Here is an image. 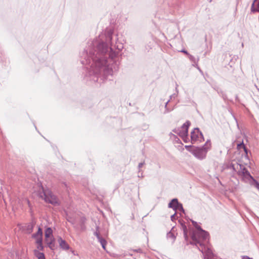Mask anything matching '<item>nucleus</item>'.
Here are the masks:
<instances>
[{
  "instance_id": "7ed1b4c3",
  "label": "nucleus",
  "mask_w": 259,
  "mask_h": 259,
  "mask_svg": "<svg viewBox=\"0 0 259 259\" xmlns=\"http://www.w3.org/2000/svg\"><path fill=\"white\" fill-rule=\"evenodd\" d=\"M229 167L236 171L244 181L249 182L250 179H252V177L243 165L237 162H232L230 164Z\"/></svg>"
},
{
  "instance_id": "9d476101",
  "label": "nucleus",
  "mask_w": 259,
  "mask_h": 259,
  "mask_svg": "<svg viewBox=\"0 0 259 259\" xmlns=\"http://www.w3.org/2000/svg\"><path fill=\"white\" fill-rule=\"evenodd\" d=\"M53 231L51 228H48L45 230V238L48 244H51L53 240Z\"/></svg>"
},
{
  "instance_id": "6ab92c4d",
  "label": "nucleus",
  "mask_w": 259,
  "mask_h": 259,
  "mask_svg": "<svg viewBox=\"0 0 259 259\" xmlns=\"http://www.w3.org/2000/svg\"><path fill=\"white\" fill-rule=\"evenodd\" d=\"M185 147L188 151L192 153V150H193V147H192L190 145H186Z\"/></svg>"
},
{
  "instance_id": "ddd939ff",
  "label": "nucleus",
  "mask_w": 259,
  "mask_h": 259,
  "mask_svg": "<svg viewBox=\"0 0 259 259\" xmlns=\"http://www.w3.org/2000/svg\"><path fill=\"white\" fill-rule=\"evenodd\" d=\"M34 255L38 259H46L43 253L39 252L37 250L34 251Z\"/></svg>"
},
{
  "instance_id": "b1692460",
  "label": "nucleus",
  "mask_w": 259,
  "mask_h": 259,
  "mask_svg": "<svg viewBox=\"0 0 259 259\" xmlns=\"http://www.w3.org/2000/svg\"><path fill=\"white\" fill-rule=\"evenodd\" d=\"M242 259H252V258L248 257L247 256H244L242 257Z\"/></svg>"
},
{
  "instance_id": "bb28decb",
  "label": "nucleus",
  "mask_w": 259,
  "mask_h": 259,
  "mask_svg": "<svg viewBox=\"0 0 259 259\" xmlns=\"http://www.w3.org/2000/svg\"><path fill=\"white\" fill-rule=\"evenodd\" d=\"M179 141H180V139H178V140L177 141V142L179 143Z\"/></svg>"
},
{
  "instance_id": "412c9836",
  "label": "nucleus",
  "mask_w": 259,
  "mask_h": 259,
  "mask_svg": "<svg viewBox=\"0 0 259 259\" xmlns=\"http://www.w3.org/2000/svg\"><path fill=\"white\" fill-rule=\"evenodd\" d=\"M188 57H189V59H190L191 61L194 62H195V58L194 56H193L192 55H191L189 54V55H188Z\"/></svg>"
},
{
  "instance_id": "4468645a",
  "label": "nucleus",
  "mask_w": 259,
  "mask_h": 259,
  "mask_svg": "<svg viewBox=\"0 0 259 259\" xmlns=\"http://www.w3.org/2000/svg\"><path fill=\"white\" fill-rule=\"evenodd\" d=\"M255 2L256 0H254L251 5V11L253 13L259 12V1L257 2L256 8L254 7Z\"/></svg>"
},
{
  "instance_id": "5701e85b",
  "label": "nucleus",
  "mask_w": 259,
  "mask_h": 259,
  "mask_svg": "<svg viewBox=\"0 0 259 259\" xmlns=\"http://www.w3.org/2000/svg\"><path fill=\"white\" fill-rule=\"evenodd\" d=\"M176 219V214H174L171 216V220L174 221Z\"/></svg>"
},
{
  "instance_id": "a211bd4d",
  "label": "nucleus",
  "mask_w": 259,
  "mask_h": 259,
  "mask_svg": "<svg viewBox=\"0 0 259 259\" xmlns=\"http://www.w3.org/2000/svg\"><path fill=\"white\" fill-rule=\"evenodd\" d=\"M237 146L239 149L242 148L245 152L246 151V147L243 143L238 144Z\"/></svg>"
},
{
  "instance_id": "423d86ee",
  "label": "nucleus",
  "mask_w": 259,
  "mask_h": 259,
  "mask_svg": "<svg viewBox=\"0 0 259 259\" xmlns=\"http://www.w3.org/2000/svg\"><path fill=\"white\" fill-rule=\"evenodd\" d=\"M40 197L44 199L46 202L56 205L58 203L57 198L52 194L49 190H43V192L40 194Z\"/></svg>"
},
{
  "instance_id": "aec40b11",
  "label": "nucleus",
  "mask_w": 259,
  "mask_h": 259,
  "mask_svg": "<svg viewBox=\"0 0 259 259\" xmlns=\"http://www.w3.org/2000/svg\"><path fill=\"white\" fill-rule=\"evenodd\" d=\"M32 228H33V225L32 224H30L28 225V232L29 233H30L32 231Z\"/></svg>"
},
{
  "instance_id": "f3484780",
  "label": "nucleus",
  "mask_w": 259,
  "mask_h": 259,
  "mask_svg": "<svg viewBox=\"0 0 259 259\" xmlns=\"http://www.w3.org/2000/svg\"><path fill=\"white\" fill-rule=\"evenodd\" d=\"M252 180L254 184H253V185L255 187H256L258 190H259V183H258L257 182H256L255 180L253 179V178H252V179H250V181Z\"/></svg>"
},
{
  "instance_id": "6e6552de",
  "label": "nucleus",
  "mask_w": 259,
  "mask_h": 259,
  "mask_svg": "<svg viewBox=\"0 0 259 259\" xmlns=\"http://www.w3.org/2000/svg\"><path fill=\"white\" fill-rule=\"evenodd\" d=\"M42 231L40 228H38L36 233L32 235V237L35 239V242L37 244V248L39 250H42L43 249V246L42 245Z\"/></svg>"
},
{
  "instance_id": "1a4fd4ad",
  "label": "nucleus",
  "mask_w": 259,
  "mask_h": 259,
  "mask_svg": "<svg viewBox=\"0 0 259 259\" xmlns=\"http://www.w3.org/2000/svg\"><path fill=\"white\" fill-rule=\"evenodd\" d=\"M168 207L173 208L175 211L180 210L184 213L182 205L179 203L177 199H173L168 204Z\"/></svg>"
},
{
  "instance_id": "a878e982",
  "label": "nucleus",
  "mask_w": 259,
  "mask_h": 259,
  "mask_svg": "<svg viewBox=\"0 0 259 259\" xmlns=\"http://www.w3.org/2000/svg\"><path fill=\"white\" fill-rule=\"evenodd\" d=\"M168 102H169V101H168L166 103L165 105V108H166V107H167V104H168Z\"/></svg>"
},
{
  "instance_id": "f8f14e48",
  "label": "nucleus",
  "mask_w": 259,
  "mask_h": 259,
  "mask_svg": "<svg viewBox=\"0 0 259 259\" xmlns=\"http://www.w3.org/2000/svg\"><path fill=\"white\" fill-rule=\"evenodd\" d=\"M58 242L59 243L60 246L63 249H69V245L66 243V242L62 239L61 238H59L58 239Z\"/></svg>"
},
{
  "instance_id": "dca6fc26",
  "label": "nucleus",
  "mask_w": 259,
  "mask_h": 259,
  "mask_svg": "<svg viewBox=\"0 0 259 259\" xmlns=\"http://www.w3.org/2000/svg\"><path fill=\"white\" fill-rule=\"evenodd\" d=\"M183 227V232H184V235L185 239L187 240L188 238V235H187V228L186 226H184Z\"/></svg>"
},
{
  "instance_id": "4be33fe9",
  "label": "nucleus",
  "mask_w": 259,
  "mask_h": 259,
  "mask_svg": "<svg viewBox=\"0 0 259 259\" xmlns=\"http://www.w3.org/2000/svg\"><path fill=\"white\" fill-rule=\"evenodd\" d=\"M144 162H141L138 165V168L139 169V172L140 171V169L142 167V166L144 165Z\"/></svg>"
},
{
  "instance_id": "39448f33",
  "label": "nucleus",
  "mask_w": 259,
  "mask_h": 259,
  "mask_svg": "<svg viewBox=\"0 0 259 259\" xmlns=\"http://www.w3.org/2000/svg\"><path fill=\"white\" fill-rule=\"evenodd\" d=\"M190 125V122L189 121H187L184 123L181 127L176 128L173 131L174 132L181 137L185 143H187L189 141L188 132Z\"/></svg>"
},
{
  "instance_id": "20e7f679",
  "label": "nucleus",
  "mask_w": 259,
  "mask_h": 259,
  "mask_svg": "<svg viewBox=\"0 0 259 259\" xmlns=\"http://www.w3.org/2000/svg\"><path fill=\"white\" fill-rule=\"evenodd\" d=\"M211 143L207 141L205 145L201 147H193L192 154L198 159L203 160L205 158L208 150L210 149Z\"/></svg>"
},
{
  "instance_id": "9b49d317",
  "label": "nucleus",
  "mask_w": 259,
  "mask_h": 259,
  "mask_svg": "<svg viewBox=\"0 0 259 259\" xmlns=\"http://www.w3.org/2000/svg\"><path fill=\"white\" fill-rule=\"evenodd\" d=\"M99 227H97L96 231L94 232V234L97 237L98 241L100 242L102 247L104 249H105V246H106V240L105 239L102 238L100 236V233H99Z\"/></svg>"
},
{
  "instance_id": "0eeeda50",
  "label": "nucleus",
  "mask_w": 259,
  "mask_h": 259,
  "mask_svg": "<svg viewBox=\"0 0 259 259\" xmlns=\"http://www.w3.org/2000/svg\"><path fill=\"white\" fill-rule=\"evenodd\" d=\"M204 141L203 135L198 128H195L191 133V142L192 144L201 142Z\"/></svg>"
},
{
  "instance_id": "2eb2a0df",
  "label": "nucleus",
  "mask_w": 259,
  "mask_h": 259,
  "mask_svg": "<svg viewBox=\"0 0 259 259\" xmlns=\"http://www.w3.org/2000/svg\"><path fill=\"white\" fill-rule=\"evenodd\" d=\"M167 237L169 239H171L172 242L175 240V236L171 232L167 234Z\"/></svg>"
},
{
  "instance_id": "393cba45",
  "label": "nucleus",
  "mask_w": 259,
  "mask_h": 259,
  "mask_svg": "<svg viewBox=\"0 0 259 259\" xmlns=\"http://www.w3.org/2000/svg\"><path fill=\"white\" fill-rule=\"evenodd\" d=\"M183 53H184L185 54H187L188 56L189 55V54L187 52V51L183 50L181 51Z\"/></svg>"
},
{
  "instance_id": "f03ea898",
  "label": "nucleus",
  "mask_w": 259,
  "mask_h": 259,
  "mask_svg": "<svg viewBox=\"0 0 259 259\" xmlns=\"http://www.w3.org/2000/svg\"><path fill=\"white\" fill-rule=\"evenodd\" d=\"M193 225L196 228L191 236L192 242L191 244L196 245L199 250L204 255V259H213V254L209 245L206 244L207 242L208 233L202 230L197 224V222L192 221Z\"/></svg>"
},
{
  "instance_id": "f257e3e1",
  "label": "nucleus",
  "mask_w": 259,
  "mask_h": 259,
  "mask_svg": "<svg viewBox=\"0 0 259 259\" xmlns=\"http://www.w3.org/2000/svg\"><path fill=\"white\" fill-rule=\"evenodd\" d=\"M111 30L100 34L88 41L80 56V61L85 65V78L87 80L98 82L108 75H112L114 68L113 58L116 54L111 48Z\"/></svg>"
}]
</instances>
